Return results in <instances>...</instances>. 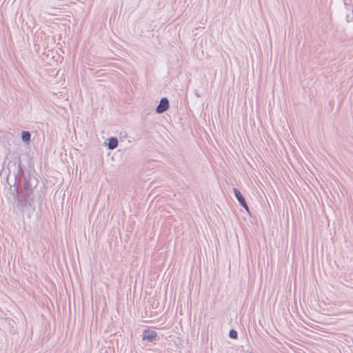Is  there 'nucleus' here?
I'll use <instances>...</instances> for the list:
<instances>
[{"mask_svg": "<svg viewBox=\"0 0 353 353\" xmlns=\"http://www.w3.org/2000/svg\"><path fill=\"white\" fill-rule=\"evenodd\" d=\"M39 180L32 176L30 172L26 173L23 168L21 159H18V173L14 176V183L10 186L13 206L23 212L26 208L29 207L35 210V201L43 196V191L35 189Z\"/></svg>", "mask_w": 353, "mask_h": 353, "instance_id": "f257e3e1", "label": "nucleus"}, {"mask_svg": "<svg viewBox=\"0 0 353 353\" xmlns=\"http://www.w3.org/2000/svg\"><path fill=\"white\" fill-rule=\"evenodd\" d=\"M141 337L142 341H145L148 343H155L160 339L157 334V332L155 330H151L150 328H147L143 330Z\"/></svg>", "mask_w": 353, "mask_h": 353, "instance_id": "f03ea898", "label": "nucleus"}, {"mask_svg": "<svg viewBox=\"0 0 353 353\" xmlns=\"http://www.w3.org/2000/svg\"><path fill=\"white\" fill-rule=\"evenodd\" d=\"M233 192L236 200L239 203V205L243 208L249 214H250L249 206L247 204L246 200L241 191L236 188H233Z\"/></svg>", "mask_w": 353, "mask_h": 353, "instance_id": "7ed1b4c3", "label": "nucleus"}, {"mask_svg": "<svg viewBox=\"0 0 353 353\" xmlns=\"http://www.w3.org/2000/svg\"><path fill=\"white\" fill-rule=\"evenodd\" d=\"M170 108V101L168 98L163 97L161 99L158 105L155 108L157 114H162L166 112Z\"/></svg>", "mask_w": 353, "mask_h": 353, "instance_id": "20e7f679", "label": "nucleus"}, {"mask_svg": "<svg viewBox=\"0 0 353 353\" xmlns=\"http://www.w3.org/2000/svg\"><path fill=\"white\" fill-rule=\"evenodd\" d=\"M22 141L26 145H29L31 142V133L29 131L27 130H22L21 131V136Z\"/></svg>", "mask_w": 353, "mask_h": 353, "instance_id": "39448f33", "label": "nucleus"}, {"mask_svg": "<svg viewBox=\"0 0 353 353\" xmlns=\"http://www.w3.org/2000/svg\"><path fill=\"white\" fill-rule=\"evenodd\" d=\"M119 144L118 139L117 137H111L108 139V148L110 150H113L117 148Z\"/></svg>", "mask_w": 353, "mask_h": 353, "instance_id": "423d86ee", "label": "nucleus"}, {"mask_svg": "<svg viewBox=\"0 0 353 353\" xmlns=\"http://www.w3.org/2000/svg\"><path fill=\"white\" fill-rule=\"evenodd\" d=\"M229 337L232 339H237L238 332L234 329H231L229 332Z\"/></svg>", "mask_w": 353, "mask_h": 353, "instance_id": "0eeeda50", "label": "nucleus"}, {"mask_svg": "<svg viewBox=\"0 0 353 353\" xmlns=\"http://www.w3.org/2000/svg\"><path fill=\"white\" fill-rule=\"evenodd\" d=\"M178 340H179V341H180V345H182V343H181L182 340H181V339H180V338H178Z\"/></svg>", "mask_w": 353, "mask_h": 353, "instance_id": "6e6552de", "label": "nucleus"}, {"mask_svg": "<svg viewBox=\"0 0 353 353\" xmlns=\"http://www.w3.org/2000/svg\"><path fill=\"white\" fill-rule=\"evenodd\" d=\"M196 95L198 97H200V95H199L198 93H196Z\"/></svg>", "mask_w": 353, "mask_h": 353, "instance_id": "1a4fd4ad", "label": "nucleus"}]
</instances>
